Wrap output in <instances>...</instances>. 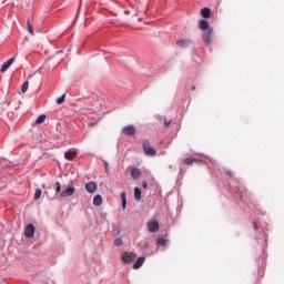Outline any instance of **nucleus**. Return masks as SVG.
Instances as JSON below:
<instances>
[{
  "label": "nucleus",
  "mask_w": 284,
  "mask_h": 284,
  "mask_svg": "<svg viewBox=\"0 0 284 284\" xmlns=\"http://www.w3.org/2000/svg\"><path fill=\"white\" fill-rule=\"evenodd\" d=\"M54 187H55V194H59L61 199H67V196H72L74 192H77V189L72 184L69 185L63 191H61V183L55 182Z\"/></svg>",
  "instance_id": "1"
},
{
  "label": "nucleus",
  "mask_w": 284,
  "mask_h": 284,
  "mask_svg": "<svg viewBox=\"0 0 284 284\" xmlns=\"http://www.w3.org/2000/svg\"><path fill=\"white\" fill-rule=\"evenodd\" d=\"M142 148H143L144 154H146V156H156V150H154V148H152V145H150L149 140L142 141Z\"/></svg>",
  "instance_id": "2"
},
{
  "label": "nucleus",
  "mask_w": 284,
  "mask_h": 284,
  "mask_svg": "<svg viewBox=\"0 0 284 284\" xmlns=\"http://www.w3.org/2000/svg\"><path fill=\"white\" fill-rule=\"evenodd\" d=\"M214 34L213 29H207V31H203L202 39L205 45H210L212 43V36Z\"/></svg>",
  "instance_id": "3"
},
{
  "label": "nucleus",
  "mask_w": 284,
  "mask_h": 284,
  "mask_svg": "<svg viewBox=\"0 0 284 284\" xmlns=\"http://www.w3.org/2000/svg\"><path fill=\"white\" fill-rule=\"evenodd\" d=\"M122 134H124V136H134V134H136V126L132 124L124 126L122 129Z\"/></svg>",
  "instance_id": "4"
},
{
  "label": "nucleus",
  "mask_w": 284,
  "mask_h": 284,
  "mask_svg": "<svg viewBox=\"0 0 284 284\" xmlns=\"http://www.w3.org/2000/svg\"><path fill=\"white\" fill-rule=\"evenodd\" d=\"M146 227H148V232H151L152 234H154L155 232H159V221L156 220L149 221L146 224Z\"/></svg>",
  "instance_id": "5"
},
{
  "label": "nucleus",
  "mask_w": 284,
  "mask_h": 284,
  "mask_svg": "<svg viewBox=\"0 0 284 284\" xmlns=\"http://www.w3.org/2000/svg\"><path fill=\"white\" fill-rule=\"evenodd\" d=\"M134 258H136V254H134V253L124 252L122 254L123 263H132L134 261Z\"/></svg>",
  "instance_id": "6"
},
{
  "label": "nucleus",
  "mask_w": 284,
  "mask_h": 284,
  "mask_svg": "<svg viewBox=\"0 0 284 284\" xmlns=\"http://www.w3.org/2000/svg\"><path fill=\"white\" fill-rule=\"evenodd\" d=\"M24 236L27 239H32V236H34V226L32 224H28L24 227Z\"/></svg>",
  "instance_id": "7"
},
{
  "label": "nucleus",
  "mask_w": 284,
  "mask_h": 284,
  "mask_svg": "<svg viewBox=\"0 0 284 284\" xmlns=\"http://www.w3.org/2000/svg\"><path fill=\"white\" fill-rule=\"evenodd\" d=\"M12 63H14V57L2 64L0 72H8V69L10 68V65H12Z\"/></svg>",
  "instance_id": "8"
},
{
  "label": "nucleus",
  "mask_w": 284,
  "mask_h": 284,
  "mask_svg": "<svg viewBox=\"0 0 284 284\" xmlns=\"http://www.w3.org/2000/svg\"><path fill=\"white\" fill-rule=\"evenodd\" d=\"M191 44H192V41L187 39H182L176 41V45H179V48H189V45Z\"/></svg>",
  "instance_id": "9"
},
{
  "label": "nucleus",
  "mask_w": 284,
  "mask_h": 284,
  "mask_svg": "<svg viewBox=\"0 0 284 284\" xmlns=\"http://www.w3.org/2000/svg\"><path fill=\"white\" fill-rule=\"evenodd\" d=\"M74 156H77V151H74V149H70L64 153V159H67V161H72Z\"/></svg>",
  "instance_id": "10"
},
{
  "label": "nucleus",
  "mask_w": 284,
  "mask_h": 284,
  "mask_svg": "<svg viewBox=\"0 0 284 284\" xmlns=\"http://www.w3.org/2000/svg\"><path fill=\"white\" fill-rule=\"evenodd\" d=\"M85 190L87 192H89V194H92L94 192H97V184L95 182H89L85 184Z\"/></svg>",
  "instance_id": "11"
},
{
  "label": "nucleus",
  "mask_w": 284,
  "mask_h": 284,
  "mask_svg": "<svg viewBox=\"0 0 284 284\" xmlns=\"http://www.w3.org/2000/svg\"><path fill=\"white\" fill-rule=\"evenodd\" d=\"M200 30H202V32L212 30V28H210V22H207V20H201L200 21Z\"/></svg>",
  "instance_id": "12"
},
{
  "label": "nucleus",
  "mask_w": 284,
  "mask_h": 284,
  "mask_svg": "<svg viewBox=\"0 0 284 284\" xmlns=\"http://www.w3.org/2000/svg\"><path fill=\"white\" fill-rule=\"evenodd\" d=\"M143 263H145V257H139L136 262L133 264V270L141 268Z\"/></svg>",
  "instance_id": "13"
},
{
  "label": "nucleus",
  "mask_w": 284,
  "mask_h": 284,
  "mask_svg": "<svg viewBox=\"0 0 284 284\" xmlns=\"http://www.w3.org/2000/svg\"><path fill=\"white\" fill-rule=\"evenodd\" d=\"M141 176V170L133 168L131 169V178L134 180L139 179Z\"/></svg>",
  "instance_id": "14"
},
{
  "label": "nucleus",
  "mask_w": 284,
  "mask_h": 284,
  "mask_svg": "<svg viewBox=\"0 0 284 284\" xmlns=\"http://www.w3.org/2000/svg\"><path fill=\"white\" fill-rule=\"evenodd\" d=\"M120 199L122 201V209L125 210V207H128V197H126L125 192H122L120 194Z\"/></svg>",
  "instance_id": "15"
},
{
  "label": "nucleus",
  "mask_w": 284,
  "mask_h": 284,
  "mask_svg": "<svg viewBox=\"0 0 284 284\" xmlns=\"http://www.w3.org/2000/svg\"><path fill=\"white\" fill-rule=\"evenodd\" d=\"M211 12L210 8H203L201 10V17H203V19H210Z\"/></svg>",
  "instance_id": "16"
},
{
  "label": "nucleus",
  "mask_w": 284,
  "mask_h": 284,
  "mask_svg": "<svg viewBox=\"0 0 284 284\" xmlns=\"http://www.w3.org/2000/svg\"><path fill=\"white\" fill-rule=\"evenodd\" d=\"M101 203H103V197L101 196V195H95L94 197H93V205H97V206H99V205H101Z\"/></svg>",
  "instance_id": "17"
},
{
  "label": "nucleus",
  "mask_w": 284,
  "mask_h": 284,
  "mask_svg": "<svg viewBox=\"0 0 284 284\" xmlns=\"http://www.w3.org/2000/svg\"><path fill=\"white\" fill-rule=\"evenodd\" d=\"M134 199L138 202L141 201V189H139V187L134 189Z\"/></svg>",
  "instance_id": "18"
},
{
  "label": "nucleus",
  "mask_w": 284,
  "mask_h": 284,
  "mask_svg": "<svg viewBox=\"0 0 284 284\" xmlns=\"http://www.w3.org/2000/svg\"><path fill=\"white\" fill-rule=\"evenodd\" d=\"M45 114L40 115L36 121V125H41V123H45Z\"/></svg>",
  "instance_id": "19"
},
{
  "label": "nucleus",
  "mask_w": 284,
  "mask_h": 284,
  "mask_svg": "<svg viewBox=\"0 0 284 284\" xmlns=\"http://www.w3.org/2000/svg\"><path fill=\"white\" fill-rule=\"evenodd\" d=\"M196 159L194 158H186L183 160V163H185V165H192V163H196Z\"/></svg>",
  "instance_id": "20"
},
{
  "label": "nucleus",
  "mask_w": 284,
  "mask_h": 284,
  "mask_svg": "<svg viewBox=\"0 0 284 284\" xmlns=\"http://www.w3.org/2000/svg\"><path fill=\"white\" fill-rule=\"evenodd\" d=\"M156 243L158 245L165 247V245L168 244V240L165 237H159Z\"/></svg>",
  "instance_id": "21"
},
{
  "label": "nucleus",
  "mask_w": 284,
  "mask_h": 284,
  "mask_svg": "<svg viewBox=\"0 0 284 284\" xmlns=\"http://www.w3.org/2000/svg\"><path fill=\"white\" fill-rule=\"evenodd\" d=\"M41 194H43V191H41V189H37L34 193V201H39V199H41Z\"/></svg>",
  "instance_id": "22"
},
{
  "label": "nucleus",
  "mask_w": 284,
  "mask_h": 284,
  "mask_svg": "<svg viewBox=\"0 0 284 284\" xmlns=\"http://www.w3.org/2000/svg\"><path fill=\"white\" fill-rule=\"evenodd\" d=\"M27 26H28V31L30 32V34H34V29L32 28V24L30 23V19H28V22H27Z\"/></svg>",
  "instance_id": "23"
},
{
  "label": "nucleus",
  "mask_w": 284,
  "mask_h": 284,
  "mask_svg": "<svg viewBox=\"0 0 284 284\" xmlns=\"http://www.w3.org/2000/svg\"><path fill=\"white\" fill-rule=\"evenodd\" d=\"M30 87V82L26 81L23 84H22V88H21V91L22 92H28V88Z\"/></svg>",
  "instance_id": "24"
},
{
  "label": "nucleus",
  "mask_w": 284,
  "mask_h": 284,
  "mask_svg": "<svg viewBox=\"0 0 284 284\" xmlns=\"http://www.w3.org/2000/svg\"><path fill=\"white\" fill-rule=\"evenodd\" d=\"M114 245H115L116 247L123 245V240H122L121 237L115 239V240H114Z\"/></svg>",
  "instance_id": "25"
},
{
  "label": "nucleus",
  "mask_w": 284,
  "mask_h": 284,
  "mask_svg": "<svg viewBox=\"0 0 284 284\" xmlns=\"http://www.w3.org/2000/svg\"><path fill=\"white\" fill-rule=\"evenodd\" d=\"M63 101H65V94H63L62 97L57 99L58 105H61V103H63Z\"/></svg>",
  "instance_id": "26"
},
{
  "label": "nucleus",
  "mask_w": 284,
  "mask_h": 284,
  "mask_svg": "<svg viewBox=\"0 0 284 284\" xmlns=\"http://www.w3.org/2000/svg\"><path fill=\"white\" fill-rule=\"evenodd\" d=\"M140 245H142V247H149L150 246V244L148 242H145V241L141 242Z\"/></svg>",
  "instance_id": "27"
},
{
  "label": "nucleus",
  "mask_w": 284,
  "mask_h": 284,
  "mask_svg": "<svg viewBox=\"0 0 284 284\" xmlns=\"http://www.w3.org/2000/svg\"><path fill=\"white\" fill-rule=\"evenodd\" d=\"M142 187H143L144 190H148V182H146V181H143V182H142Z\"/></svg>",
  "instance_id": "28"
},
{
  "label": "nucleus",
  "mask_w": 284,
  "mask_h": 284,
  "mask_svg": "<svg viewBox=\"0 0 284 284\" xmlns=\"http://www.w3.org/2000/svg\"><path fill=\"white\" fill-rule=\"evenodd\" d=\"M171 123H172L171 121H168V120L164 119V125H166V128H168L169 125H171Z\"/></svg>",
  "instance_id": "29"
},
{
  "label": "nucleus",
  "mask_w": 284,
  "mask_h": 284,
  "mask_svg": "<svg viewBox=\"0 0 284 284\" xmlns=\"http://www.w3.org/2000/svg\"><path fill=\"white\" fill-rule=\"evenodd\" d=\"M227 176H230L232 179V176H234V173H232V171H226Z\"/></svg>",
  "instance_id": "30"
},
{
  "label": "nucleus",
  "mask_w": 284,
  "mask_h": 284,
  "mask_svg": "<svg viewBox=\"0 0 284 284\" xmlns=\"http://www.w3.org/2000/svg\"><path fill=\"white\" fill-rule=\"evenodd\" d=\"M254 229L258 230V225L256 224V222L254 223Z\"/></svg>",
  "instance_id": "31"
}]
</instances>
